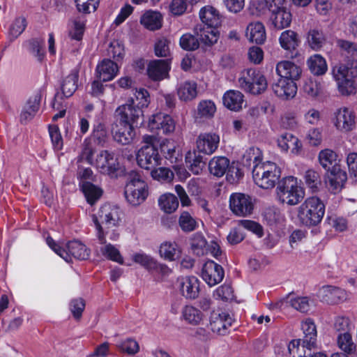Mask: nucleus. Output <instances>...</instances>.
I'll return each instance as SVG.
<instances>
[{"label": "nucleus", "mask_w": 357, "mask_h": 357, "mask_svg": "<svg viewBox=\"0 0 357 357\" xmlns=\"http://www.w3.org/2000/svg\"><path fill=\"white\" fill-rule=\"evenodd\" d=\"M229 165V160L224 156H214L208 162V169L211 174L216 177H222L226 174Z\"/></svg>", "instance_id": "37998d69"}, {"label": "nucleus", "mask_w": 357, "mask_h": 357, "mask_svg": "<svg viewBox=\"0 0 357 357\" xmlns=\"http://www.w3.org/2000/svg\"><path fill=\"white\" fill-rule=\"evenodd\" d=\"M331 75L334 81L356 78L357 77V60H349L340 63L331 68Z\"/></svg>", "instance_id": "412c9836"}, {"label": "nucleus", "mask_w": 357, "mask_h": 357, "mask_svg": "<svg viewBox=\"0 0 357 357\" xmlns=\"http://www.w3.org/2000/svg\"><path fill=\"white\" fill-rule=\"evenodd\" d=\"M302 68L289 60H281L275 65V73L279 78L296 82L301 77Z\"/></svg>", "instance_id": "a211bd4d"}, {"label": "nucleus", "mask_w": 357, "mask_h": 357, "mask_svg": "<svg viewBox=\"0 0 357 357\" xmlns=\"http://www.w3.org/2000/svg\"><path fill=\"white\" fill-rule=\"evenodd\" d=\"M199 17L206 26L218 27L221 22L219 12L211 6L202 7L199 12Z\"/></svg>", "instance_id": "72a5a7b5"}, {"label": "nucleus", "mask_w": 357, "mask_h": 357, "mask_svg": "<svg viewBox=\"0 0 357 357\" xmlns=\"http://www.w3.org/2000/svg\"><path fill=\"white\" fill-rule=\"evenodd\" d=\"M281 176V169L275 162L264 161L253 165L252 177L254 183L260 188H273Z\"/></svg>", "instance_id": "20e7f679"}, {"label": "nucleus", "mask_w": 357, "mask_h": 357, "mask_svg": "<svg viewBox=\"0 0 357 357\" xmlns=\"http://www.w3.org/2000/svg\"><path fill=\"white\" fill-rule=\"evenodd\" d=\"M133 125L119 121L112 128L114 139L122 144H128L135 135Z\"/></svg>", "instance_id": "393cba45"}, {"label": "nucleus", "mask_w": 357, "mask_h": 357, "mask_svg": "<svg viewBox=\"0 0 357 357\" xmlns=\"http://www.w3.org/2000/svg\"><path fill=\"white\" fill-rule=\"evenodd\" d=\"M177 289L181 294L187 299L195 300L198 298L200 291V281L193 275L180 277L176 282Z\"/></svg>", "instance_id": "ddd939ff"}, {"label": "nucleus", "mask_w": 357, "mask_h": 357, "mask_svg": "<svg viewBox=\"0 0 357 357\" xmlns=\"http://www.w3.org/2000/svg\"><path fill=\"white\" fill-rule=\"evenodd\" d=\"M347 174L340 165H334L326 174V185L328 190L336 194L345 186Z\"/></svg>", "instance_id": "f8f14e48"}, {"label": "nucleus", "mask_w": 357, "mask_h": 357, "mask_svg": "<svg viewBox=\"0 0 357 357\" xmlns=\"http://www.w3.org/2000/svg\"><path fill=\"white\" fill-rule=\"evenodd\" d=\"M278 41L283 50L289 52L295 50L301 43L298 33L291 29L283 31L279 36Z\"/></svg>", "instance_id": "f704fd0d"}, {"label": "nucleus", "mask_w": 357, "mask_h": 357, "mask_svg": "<svg viewBox=\"0 0 357 357\" xmlns=\"http://www.w3.org/2000/svg\"><path fill=\"white\" fill-rule=\"evenodd\" d=\"M245 206V195L243 193H232L229 198V207L238 216H243Z\"/></svg>", "instance_id": "5fc2aeb1"}, {"label": "nucleus", "mask_w": 357, "mask_h": 357, "mask_svg": "<svg viewBox=\"0 0 357 357\" xmlns=\"http://www.w3.org/2000/svg\"><path fill=\"white\" fill-rule=\"evenodd\" d=\"M119 72V68L116 62L104 59L99 61L95 69L96 78L103 82L114 79Z\"/></svg>", "instance_id": "aec40b11"}, {"label": "nucleus", "mask_w": 357, "mask_h": 357, "mask_svg": "<svg viewBox=\"0 0 357 357\" xmlns=\"http://www.w3.org/2000/svg\"><path fill=\"white\" fill-rule=\"evenodd\" d=\"M307 342L298 338L291 340L287 344L289 354L292 357H310L314 345H308Z\"/></svg>", "instance_id": "2f4dec72"}, {"label": "nucleus", "mask_w": 357, "mask_h": 357, "mask_svg": "<svg viewBox=\"0 0 357 357\" xmlns=\"http://www.w3.org/2000/svg\"><path fill=\"white\" fill-rule=\"evenodd\" d=\"M291 20L292 15L287 8L273 12L270 15L271 24L277 30L289 27L291 25Z\"/></svg>", "instance_id": "c756f323"}, {"label": "nucleus", "mask_w": 357, "mask_h": 357, "mask_svg": "<svg viewBox=\"0 0 357 357\" xmlns=\"http://www.w3.org/2000/svg\"><path fill=\"white\" fill-rule=\"evenodd\" d=\"M149 195L147 183L138 174H132L124 189V196L127 202L132 206H138L146 200Z\"/></svg>", "instance_id": "0eeeda50"}, {"label": "nucleus", "mask_w": 357, "mask_h": 357, "mask_svg": "<svg viewBox=\"0 0 357 357\" xmlns=\"http://www.w3.org/2000/svg\"><path fill=\"white\" fill-rule=\"evenodd\" d=\"M121 215L118 206L109 204L102 205L96 213L91 215L92 226L98 239L104 242L105 236H107L112 241H118L120 234L116 227L120 225Z\"/></svg>", "instance_id": "f257e3e1"}, {"label": "nucleus", "mask_w": 357, "mask_h": 357, "mask_svg": "<svg viewBox=\"0 0 357 357\" xmlns=\"http://www.w3.org/2000/svg\"><path fill=\"white\" fill-rule=\"evenodd\" d=\"M151 176L155 181L169 183L173 180L174 174L169 168L156 167L151 169Z\"/></svg>", "instance_id": "052dcab7"}, {"label": "nucleus", "mask_w": 357, "mask_h": 357, "mask_svg": "<svg viewBox=\"0 0 357 357\" xmlns=\"http://www.w3.org/2000/svg\"><path fill=\"white\" fill-rule=\"evenodd\" d=\"M117 349L128 355H135L139 351V343L134 339L126 338L116 343Z\"/></svg>", "instance_id": "bf43d9fd"}, {"label": "nucleus", "mask_w": 357, "mask_h": 357, "mask_svg": "<svg viewBox=\"0 0 357 357\" xmlns=\"http://www.w3.org/2000/svg\"><path fill=\"white\" fill-rule=\"evenodd\" d=\"M325 214V204L317 196L307 197L297 208V218L307 227L319 225Z\"/></svg>", "instance_id": "7ed1b4c3"}, {"label": "nucleus", "mask_w": 357, "mask_h": 357, "mask_svg": "<svg viewBox=\"0 0 357 357\" xmlns=\"http://www.w3.org/2000/svg\"><path fill=\"white\" fill-rule=\"evenodd\" d=\"M333 326V328L340 333L350 332L354 327L351 318L344 314H339L335 317Z\"/></svg>", "instance_id": "13d9d810"}, {"label": "nucleus", "mask_w": 357, "mask_h": 357, "mask_svg": "<svg viewBox=\"0 0 357 357\" xmlns=\"http://www.w3.org/2000/svg\"><path fill=\"white\" fill-rule=\"evenodd\" d=\"M82 190L89 204H94L102 195V190L100 188L89 183L82 182L80 183Z\"/></svg>", "instance_id": "603ef678"}, {"label": "nucleus", "mask_w": 357, "mask_h": 357, "mask_svg": "<svg viewBox=\"0 0 357 357\" xmlns=\"http://www.w3.org/2000/svg\"><path fill=\"white\" fill-rule=\"evenodd\" d=\"M337 46L340 52L347 56H357V43L354 42L340 39L337 41Z\"/></svg>", "instance_id": "774afa93"}, {"label": "nucleus", "mask_w": 357, "mask_h": 357, "mask_svg": "<svg viewBox=\"0 0 357 357\" xmlns=\"http://www.w3.org/2000/svg\"><path fill=\"white\" fill-rule=\"evenodd\" d=\"M306 65L310 72L315 76H321L328 70V64L326 59L319 54H314L306 60Z\"/></svg>", "instance_id": "473e14b6"}, {"label": "nucleus", "mask_w": 357, "mask_h": 357, "mask_svg": "<svg viewBox=\"0 0 357 357\" xmlns=\"http://www.w3.org/2000/svg\"><path fill=\"white\" fill-rule=\"evenodd\" d=\"M46 242L49 247L56 255L67 262L71 261L73 258L84 260L88 259L89 257V250L85 245L79 241H74L69 242L66 245V248H61L50 237L47 238Z\"/></svg>", "instance_id": "6e6552de"}, {"label": "nucleus", "mask_w": 357, "mask_h": 357, "mask_svg": "<svg viewBox=\"0 0 357 357\" xmlns=\"http://www.w3.org/2000/svg\"><path fill=\"white\" fill-rule=\"evenodd\" d=\"M86 161L94 167L100 173L117 176L123 170L115 155L108 151L96 152L87 139L84 140V148L78 157L77 162Z\"/></svg>", "instance_id": "f03ea898"}, {"label": "nucleus", "mask_w": 357, "mask_h": 357, "mask_svg": "<svg viewBox=\"0 0 357 357\" xmlns=\"http://www.w3.org/2000/svg\"><path fill=\"white\" fill-rule=\"evenodd\" d=\"M131 98L135 100V106L142 111L149 107L151 102L150 94L144 88L136 89L133 97Z\"/></svg>", "instance_id": "680f3d73"}, {"label": "nucleus", "mask_w": 357, "mask_h": 357, "mask_svg": "<svg viewBox=\"0 0 357 357\" xmlns=\"http://www.w3.org/2000/svg\"><path fill=\"white\" fill-rule=\"evenodd\" d=\"M305 184L312 192H317L321 185V178L318 171L310 169H307L303 176Z\"/></svg>", "instance_id": "864d4df0"}, {"label": "nucleus", "mask_w": 357, "mask_h": 357, "mask_svg": "<svg viewBox=\"0 0 357 357\" xmlns=\"http://www.w3.org/2000/svg\"><path fill=\"white\" fill-rule=\"evenodd\" d=\"M245 165L243 160H233L229 162L226 172V180L230 184L238 183L244 176Z\"/></svg>", "instance_id": "ea45409f"}, {"label": "nucleus", "mask_w": 357, "mask_h": 357, "mask_svg": "<svg viewBox=\"0 0 357 357\" xmlns=\"http://www.w3.org/2000/svg\"><path fill=\"white\" fill-rule=\"evenodd\" d=\"M222 101L229 109L238 111L242 107L243 95L238 91L229 90L224 94Z\"/></svg>", "instance_id": "c03bdc74"}, {"label": "nucleus", "mask_w": 357, "mask_h": 357, "mask_svg": "<svg viewBox=\"0 0 357 357\" xmlns=\"http://www.w3.org/2000/svg\"><path fill=\"white\" fill-rule=\"evenodd\" d=\"M158 203L160 209L167 214L174 213L178 207L177 197L169 192L161 195L158 198Z\"/></svg>", "instance_id": "a18cd8bd"}, {"label": "nucleus", "mask_w": 357, "mask_h": 357, "mask_svg": "<svg viewBox=\"0 0 357 357\" xmlns=\"http://www.w3.org/2000/svg\"><path fill=\"white\" fill-rule=\"evenodd\" d=\"M326 43V37L322 31L316 29H310L306 36V43L314 50H320Z\"/></svg>", "instance_id": "09e8293b"}, {"label": "nucleus", "mask_w": 357, "mask_h": 357, "mask_svg": "<svg viewBox=\"0 0 357 357\" xmlns=\"http://www.w3.org/2000/svg\"><path fill=\"white\" fill-rule=\"evenodd\" d=\"M181 319L190 326H197L204 323L206 317L198 307L187 305L181 310Z\"/></svg>", "instance_id": "bb28decb"}, {"label": "nucleus", "mask_w": 357, "mask_h": 357, "mask_svg": "<svg viewBox=\"0 0 357 357\" xmlns=\"http://www.w3.org/2000/svg\"><path fill=\"white\" fill-rule=\"evenodd\" d=\"M220 136L216 132H206L200 133L196 140L198 151L206 155H211L218 149Z\"/></svg>", "instance_id": "6ab92c4d"}, {"label": "nucleus", "mask_w": 357, "mask_h": 357, "mask_svg": "<svg viewBox=\"0 0 357 357\" xmlns=\"http://www.w3.org/2000/svg\"><path fill=\"white\" fill-rule=\"evenodd\" d=\"M317 296L322 302L328 304L341 303L349 298V294L347 291L331 285L320 288Z\"/></svg>", "instance_id": "2eb2a0df"}, {"label": "nucleus", "mask_w": 357, "mask_h": 357, "mask_svg": "<svg viewBox=\"0 0 357 357\" xmlns=\"http://www.w3.org/2000/svg\"><path fill=\"white\" fill-rule=\"evenodd\" d=\"M141 24L149 31H155L162 27V16L158 11L146 10L140 17Z\"/></svg>", "instance_id": "c9c22d12"}, {"label": "nucleus", "mask_w": 357, "mask_h": 357, "mask_svg": "<svg viewBox=\"0 0 357 357\" xmlns=\"http://www.w3.org/2000/svg\"><path fill=\"white\" fill-rule=\"evenodd\" d=\"M162 153L167 160L171 163H176L181 160L182 155L176 145L169 139L163 142Z\"/></svg>", "instance_id": "6e6d98bb"}, {"label": "nucleus", "mask_w": 357, "mask_h": 357, "mask_svg": "<svg viewBox=\"0 0 357 357\" xmlns=\"http://www.w3.org/2000/svg\"><path fill=\"white\" fill-rule=\"evenodd\" d=\"M40 103V96L39 95L31 96L22 109L20 121L25 123L33 119L39 110Z\"/></svg>", "instance_id": "e433bc0d"}, {"label": "nucleus", "mask_w": 357, "mask_h": 357, "mask_svg": "<svg viewBox=\"0 0 357 357\" xmlns=\"http://www.w3.org/2000/svg\"><path fill=\"white\" fill-rule=\"evenodd\" d=\"M176 93L181 101L190 102L198 95L197 84L192 80L181 82L176 86Z\"/></svg>", "instance_id": "c85d7f7f"}, {"label": "nucleus", "mask_w": 357, "mask_h": 357, "mask_svg": "<svg viewBox=\"0 0 357 357\" xmlns=\"http://www.w3.org/2000/svg\"><path fill=\"white\" fill-rule=\"evenodd\" d=\"M195 33L205 45L212 46L217 43L220 38V32L217 27L197 26L195 29Z\"/></svg>", "instance_id": "4c0bfd02"}, {"label": "nucleus", "mask_w": 357, "mask_h": 357, "mask_svg": "<svg viewBox=\"0 0 357 357\" xmlns=\"http://www.w3.org/2000/svg\"><path fill=\"white\" fill-rule=\"evenodd\" d=\"M247 38L252 43L263 44L266 39V28L261 22L250 23L247 26Z\"/></svg>", "instance_id": "58836bf2"}, {"label": "nucleus", "mask_w": 357, "mask_h": 357, "mask_svg": "<svg viewBox=\"0 0 357 357\" xmlns=\"http://www.w3.org/2000/svg\"><path fill=\"white\" fill-rule=\"evenodd\" d=\"M86 21L83 18L76 17L68 24V36L70 39L80 41L85 31Z\"/></svg>", "instance_id": "8fccbe9b"}, {"label": "nucleus", "mask_w": 357, "mask_h": 357, "mask_svg": "<svg viewBox=\"0 0 357 357\" xmlns=\"http://www.w3.org/2000/svg\"><path fill=\"white\" fill-rule=\"evenodd\" d=\"M176 123L174 118L164 112L150 115L144 122V127L151 132L169 135L174 132Z\"/></svg>", "instance_id": "1a4fd4ad"}, {"label": "nucleus", "mask_w": 357, "mask_h": 357, "mask_svg": "<svg viewBox=\"0 0 357 357\" xmlns=\"http://www.w3.org/2000/svg\"><path fill=\"white\" fill-rule=\"evenodd\" d=\"M133 264H137L149 270L155 269L158 266V261L153 257L142 251L132 253L124 264L130 266Z\"/></svg>", "instance_id": "7c9ffc66"}, {"label": "nucleus", "mask_w": 357, "mask_h": 357, "mask_svg": "<svg viewBox=\"0 0 357 357\" xmlns=\"http://www.w3.org/2000/svg\"><path fill=\"white\" fill-rule=\"evenodd\" d=\"M216 112L215 103L210 100H201L197 108L196 119L203 121L212 119Z\"/></svg>", "instance_id": "de8ad7c7"}, {"label": "nucleus", "mask_w": 357, "mask_h": 357, "mask_svg": "<svg viewBox=\"0 0 357 357\" xmlns=\"http://www.w3.org/2000/svg\"><path fill=\"white\" fill-rule=\"evenodd\" d=\"M338 92L344 96L353 95L356 91L355 78L335 81Z\"/></svg>", "instance_id": "e2e57ef3"}, {"label": "nucleus", "mask_w": 357, "mask_h": 357, "mask_svg": "<svg viewBox=\"0 0 357 357\" xmlns=\"http://www.w3.org/2000/svg\"><path fill=\"white\" fill-rule=\"evenodd\" d=\"M277 145L282 152H289L293 156L300 155L303 153L302 142L290 132L280 135L277 139Z\"/></svg>", "instance_id": "dca6fc26"}, {"label": "nucleus", "mask_w": 357, "mask_h": 357, "mask_svg": "<svg viewBox=\"0 0 357 357\" xmlns=\"http://www.w3.org/2000/svg\"><path fill=\"white\" fill-rule=\"evenodd\" d=\"M107 236H105L104 242L98 239L100 246L96 250L97 255L105 257L119 264H124L125 261L119 248L107 241Z\"/></svg>", "instance_id": "a878e982"}, {"label": "nucleus", "mask_w": 357, "mask_h": 357, "mask_svg": "<svg viewBox=\"0 0 357 357\" xmlns=\"http://www.w3.org/2000/svg\"><path fill=\"white\" fill-rule=\"evenodd\" d=\"M225 271L223 268L212 260L204 263L202 269V278L210 287L220 283L224 278Z\"/></svg>", "instance_id": "f3484780"}, {"label": "nucleus", "mask_w": 357, "mask_h": 357, "mask_svg": "<svg viewBox=\"0 0 357 357\" xmlns=\"http://www.w3.org/2000/svg\"><path fill=\"white\" fill-rule=\"evenodd\" d=\"M275 192L278 202L289 206L297 205L305 197L304 188L294 176L284 178L277 186Z\"/></svg>", "instance_id": "39448f33"}, {"label": "nucleus", "mask_w": 357, "mask_h": 357, "mask_svg": "<svg viewBox=\"0 0 357 357\" xmlns=\"http://www.w3.org/2000/svg\"><path fill=\"white\" fill-rule=\"evenodd\" d=\"M263 215L264 220L271 226L281 225L285 222L284 215L275 206L266 208Z\"/></svg>", "instance_id": "3c124183"}, {"label": "nucleus", "mask_w": 357, "mask_h": 357, "mask_svg": "<svg viewBox=\"0 0 357 357\" xmlns=\"http://www.w3.org/2000/svg\"><path fill=\"white\" fill-rule=\"evenodd\" d=\"M119 121L137 126L139 120L144 116V111L135 106L134 98H129L127 102L116 109Z\"/></svg>", "instance_id": "9b49d317"}, {"label": "nucleus", "mask_w": 357, "mask_h": 357, "mask_svg": "<svg viewBox=\"0 0 357 357\" xmlns=\"http://www.w3.org/2000/svg\"><path fill=\"white\" fill-rule=\"evenodd\" d=\"M301 91L306 97L317 100L323 93V86L319 81L310 77L303 82Z\"/></svg>", "instance_id": "a19ab883"}, {"label": "nucleus", "mask_w": 357, "mask_h": 357, "mask_svg": "<svg viewBox=\"0 0 357 357\" xmlns=\"http://www.w3.org/2000/svg\"><path fill=\"white\" fill-rule=\"evenodd\" d=\"M157 137L153 135H144L142 137L144 145L136 153L137 165L142 169L151 170L162 164V158L158 147L154 144Z\"/></svg>", "instance_id": "423d86ee"}, {"label": "nucleus", "mask_w": 357, "mask_h": 357, "mask_svg": "<svg viewBox=\"0 0 357 357\" xmlns=\"http://www.w3.org/2000/svg\"><path fill=\"white\" fill-rule=\"evenodd\" d=\"M337 158L336 153L330 149H323L318 154L319 162L324 169L337 165Z\"/></svg>", "instance_id": "4d7b16f0"}, {"label": "nucleus", "mask_w": 357, "mask_h": 357, "mask_svg": "<svg viewBox=\"0 0 357 357\" xmlns=\"http://www.w3.org/2000/svg\"><path fill=\"white\" fill-rule=\"evenodd\" d=\"M185 161L189 169L196 175L201 174L205 165L202 156L195 151H188Z\"/></svg>", "instance_id": "49530a36"}, {"label": "nucleus", "mask_w": 357, "mask_h": 357, "mask_svg": "<svg viewBox=\"0 0 357 357\" xmlns=\"http://www.w3.org/2000/svg\"><path fill=\"white\" fill-rule=\"evenodd\" d=\"M26 21L24 17L15 18L11 23L8 30V37L10 40L16 39L24 31Z\"/></svg>", "instance_id": "69168bd1"}, {"label": "nucleus", "mask_w": 357, "mask_h": 357, "mask_svg": "<svg viewBox=\"0 0 357 357\" xmlns=\"http://www.w3.org/2000/svg\"><path fill=\"white\" fill-rule=\"evenodd\" d=\"M331 121L337 132L348 133L356 128V114L349 107H340L332 113Z\"/></svg>", "instance_id": "9d476101"}, {"label": "nucleus", "mask_w": 357, "mask_h": 357, "mask_svg": "<svg viewBox=\"0 0 357 357\" xmlns=\"http://www.w3.org/2000/svg\"><path fill=\"white\" fill-rule=\"evenodd\" d=\"M158 252L162 259L173 262L181 258L182 249L176 241H165L160 244Z\"/></svg>", "instance_id": "b1692460"}, {"label": "nucleus", "mask_w": 357, "mask_h": 357, "mask_svg": "<svg viewBox=\"0 0 357 357\" xmlns=\"http://www.w3.org/2000/svg\"><path fill=\"white\" fill-rule=\"evenodd\" d=\"M272 89L277 97L284 100L293 99L297 93L296 82L284 78H278L272 84Z\"/></svg>", "instance_id": "4be33fe9"}, {"label": "nucleus", "mask_w": 357, "mask_h": 357, "mask_svg": "<svg viewBox=\"0 0 357 357\" xmlns=\"http://www.w3.org/2000/svg\"><path fill=\"white\" fill-rule=\"evenodd\" d=\"M232 322L231 316L227 312L213 313L211 317L210 327L214 333L224 335Z\"/></svg>", "instance_id": "5701e85b"}, {"label": "nucleus", "mask_w": 357, "mask_h": 357, "mask_svg": "<svg viewBox=\"0 0 357 357\" xmlns=\"http://www.w3.org/2000/svg\"><path fill=\"white\" fill-rule=\"evenodd\" d=\"M338 347L347 354H351L356 348L350 332L340 333L337 337Z\"/></svg>", "instance_id": "0e129e2a"}, {"label": "nucleus", "mask_w": 357, "mask_h": 357, "mask_svg": "<svg viewBox=\"0 0 357 357\" xmlns=\"http://www.w3.org/2000/svg\"><path fill=\"white\" fill-rule=\"evenodd\" d=\"M78 73H70L65 79L62 85V92L66 97L71 96L77 88Z\"/></svg>", "instance_id": "338daca9"}, {"label": "nucleus", "mask_w": 357, "mask_h": 357, "mask_svg": "<svg viewBox=\"0 0 357 357\" xmlns=\"http://www.w3.org/2000/svg\"><path fill=\"white\" fill-rule=\"evenodd\" d=\"M268 86L266 77L259 71H253L249 74L247 80V91L254 95L264 92Z\"/></svg>", "instance_id": "cd10ccee"}, {"label": "nucleus", "mask_w": 357, "mask_h": 357, "mask_svg": "<svg viewBox=\"0 0 357 357\" xmlns=\"http://www.w3.org/2000/svg\"><path fill=\"white\" fill-rule=\"evenodd\" d=\"M171 59H153L146 65V75L149 79L158 82L169 77Z\"/></svg>", "instance_id": "4468645a"}, {"label": "nucleus", "mask_w": 357, "mask_h": 357, "mask_svg": "<svg viewBox=\"0 0 357 357\" xmlns=\"http://www.w3.org/2000/svg\"><path fill=\"white\" fill-rule=\"evenodd\" d=\"M301 330L303 334V340L307 342L308 345L316 346L317 331L314 320L310 318H305L302 320Z\"/></svg>", "instance_id": "79ce46f5"}]
</instances>
